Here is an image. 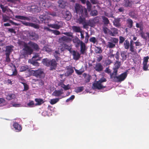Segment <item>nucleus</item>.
Returning a JSON list of instances; mask_svg holds the SVG:
<instances>
[{"label": "nucleus", "mask_w": 149, "mask_h": 149, "mask_svg": "<svg viewBox=\"0 0 149 149\" xmlns=\"http://www.w3.org/2000/svg\"><path fill=\"white\" fill-rule=\"evenodd\" d=\"M42 63L44 65L49 67L50 70H55L57 65L56 60L54 59L51 60H49L47 58L43 59L42 61Z\"/></svg>", "instance_id": "nucleus-1"}, {"label": "nucleus", "mask_w": 149, "mask_h": 149, "mask_svg": "<svg viewBox=\"0 0 149 149\" xmlns=\"http://www.w3.org/2000/svg\"><path fill=\"white\" fill-rule=\"evenodd\" d=\"M28 44L24 42L23 48L20 51V53L24 57H26L28 55L31 54L33 52V50L28 45Z\"/></svg>", "instance_id": "nucleus-2"}, {"label": "nucleus", "mask_w": 149, "mask_h": 149, "mask_svg": "<svg viewBox=\"0 0 149 149\" xmlns=\"http://www.w3.org/2000/svg\"><path fill=\"white\" fill-rule=\"evenodd\" d=\"M29 76H33L37 78H43L45 74L43 70L41 69H39L36 70H31L29 72Z\"/></svg>", "instance_id": "nucleus-3"}, {"label": "nucleus", "mask_w": 149, "mask_h": 149, "mask_svg": "<svg viewBox=\"0 0 149 149\" xmlns=\"http://www.w3.org/2000/svg\"><path fill=\"white\" fill-rule=\"evenodd\" d=\"M74 9L76 12L79 15L84 14L86 15H88L87 9L86 8L83 9L82 7L79 4H76Z\"/></svg>", "instance_id": "nucleus-4"}, {"label": "nucleus", "mask_w": 149, "mask_h": 149, "mask_svg": "<svg viewBox=\"0 0 149 149\" xmlns=\"http://www.w3.org/2000/svg\"><path fill=\"white\" fill-rule=\"evenodd\" d=\"M63 24L64 22L62 21H56L54 24H48L47 25L50 27L58 30L62 27Z\"/></svg>", "instance_id": "nucleus-5"}, {"label": "nucleus", "mask_w": 149, "mask_h": 149, "mask_svg": "<svg viewBox=\"0 0 149 149\" xmlns=\"http://www.w3.org/2000/svg\"><path fill=\"white\" fill-rule=\"evenodd\" d=\"M127 76V72H125L122 73L120 75L117 76H115L114 79L116 78L117 82H121L124 80L126 78Z\"/></svg>", "instance_id": "nucleus-6"}, {"label": "nucleus", "mask_w": 149, "mask_h": 149, "mask_svg": "<svg viewBox=\"0 0 149 149\" xmlns=\"http://www.w3.org/2000/svg\"><path fill=\"white\" fill-rule=\"evenodd\" d=\"M2 20L4 22H6L8 21L10 23H11L12 25L15 26H18L19 25V24L16 23L11 20L9 19V17L6 15L3 14L2 15Z\"/></svg>", "instance_id": "nucleus-7"}, {"label": "nucleus", "mask_w": 149, "mask_h": 149, "mask_svg": "<svg viewBox=\"0 0 149 149\" xmlns=\"http://www.w3.org/2000/svg\"><path fill=\"white\" fill-rule=\"evenodd\" d=\"M21 23L23 25L26 26H31L36 29H38L39 28V25L36 24L30 23L25 21H20Z\"/></svg>", "instance_id": "nucleus-8"}, {"label": "nucleus", "mask_w": 149, "mask_h": 149, "mask_svg": "<svg viewBox=\"0 0 149 149\" xmlns=\"http://www.w3.org/2000/svg\"><path fill=\"white\" fill-rule=\"evenodd\" d=\"M115 68L113 69V72L112 73L111 76L113 75H117L118 72V69L120 67L121 65V62L116 60L115 63Z\"/></svg>", "instance_id": "nucleus-9"}, {"label": "nucleus", "mask_w": 149, "mask_h": 149, "mask_svg": "<svg viewBox=\"0 0 149 149\" xmlns=\"http://www.w3.org/2000/svg\"><path fill=\"white\" fill-rule=\"evenodd\" d=\"M59 42L61 44L69 43L71 41L72 39L65 36H63L59 39Z\"/></svg>", "instance_id": "nucleus-10"}, {"label": "nucleus", "mask_w": 149, "mask_h": 149, "mask_svg": "<svg viewBox=\"0 0 149 149\" xmlns=\"http://www.w3.org/2000/svg\"><path fill=\"white\" fill-rule=\"evenodd\" d=\"M106 87V86H104L102 84H101L98 81L93 83L92 85V88L93 89L100 90Z\"/></svg>", "instance_id": "nucleus-11"}, {"label": "nucleus", "mask_w": 149, "mask_h": 149, "mask_svg": "<svg viewBox=\"0 0 149 149\" xmlns=\"http://www.w3.org/2000/svg\"><path fill=\"white\" fill-rule=\"evenodd\" d=\"M39 18L40 21L45 24L48 23L49 21L50 20V17L47 15H40L39 17Z\"/></svg>", "instance_id": "nucleus-12"}, {"label": "nucleus", "mask_w": 149, "mask_h": 149, "mask_svg": "<svg viewBox=\"0 0 149 149\" xmlns=\"http://www.w3.org/2000/svg\"><path fill=\"white\" fill-rule=\"evenodd\" d=\"M28 44L33 50V49L34 50L36 51H39L40 50L39 46L35 43L30 41L28 43Z\"/></svg>", "instance_id": "nucleus-13"}, {"label": "nucleus", "mask_w": 149, "mask_h": 149, "mask_svg": "<svg viewBox=\"0 0 149 149\" xmlns=\"http://www.w3.org/2000/svg\"><path fill=\"white\" fill-rule=\"evenodd\" d=\"M79 17L77 19L76 22L79 24H83L86 19L85 18L87 15H86L84 14L79 15Z\"/></svg>", "instance_id": "nucleus-14"}, {"label": "nucleus", "mask_w": 149, "mask_h": 149, "mask_svg": "<svg viewBox=\"0 0 149 149\" xmlns=\"http://www.w3.org/2000/svg\"><path fill=\"white\" fill-rule=\"evenodd\" d=\"M29 36L32 40H36L39 38V36L34 32L30 31L29 33Z\"/></svg>", "instance_id": "nucleus-15"}, {"label": "nucleus", "mask_w": 149, "mask_h": 149, "mask_svg": "<svg viewBox=\"0 0 149 149\" xmlns=\"http://www.w3.org/2000/svg\"><path fill=\"white\" fill-rule=\"evenodd\" d=\"M5 95L6 97V99L8 100L13 99L16 97L15 95L12 93L6 92L5 93Z\"/></svg>", "instance_id": "nucleus-16"}, {"label": "nucleus", "mask_w": 149, "mask_h": 149, "mask_svg": "<svg viewBox=\"0 0 149 149\" xmlns=\"http://www.w3.org/2000/svg\"><path fill=\"white\" fill-rule=\"evenodd\" d=\"M94 69L95 71L98 72H100L103 70V68L102 65L101 63H97L96 64L95 66L94 67Z\"/></svg>", "instance_id": "nucleus-17"}, {"label": "nucleus", "mask_w": 149, "mask_h": 149, "mask_svg": "<svg viewBox=\"0 0 149 149\" xmlns=\"http://www.w3.org/2000/svg\"><path fill=\"white\" fill-rule=\"evenodd\" d=\"M72 55L73 56V58L75 60H77L80 57V54L78 52L75 50L72 51Z\"/></svg>", "instance_id": "nucleus-18"}, {"label": "nucleus", "mask_w": 149, "mask_h": 149, "mask_svg": "<svg viewBox=\"0 0 149 149\" xmlns=\"http://www.w3.org/2000/svg\"><path fill=\"white\" fill-rule=\"evenodd\" d=\"M13 126L17 132H20L22 130L21 126L17 123H14L13 124Z\"/></svg>", "instance_id": "nucleus-19"}, {"label": "nucleus", "mask_w": 149, "mask_h": 149, "mask_svg": "<svg viewBox=\"0 0 149 149\" xmlns=\"http://www.w3.org/2000/svg\"><path fill=\"white\" fill-rule=\"evenodd\" d=\"M120 21V18L115 19L113 22V25L116 27L120 28L121 26Z\"/></svg>", "instance_id": "nucleus-20"}, {"label": "nucleus", "mask_w": 149, "mask_h": 149, "mask_svg": "<svg viewBox=\"0 0 149 149\" xmlns=\"http://www.w3.org/2000/svg\"><path fill=\"white\" fill-rule=\"evenodd\" d=\"M132 3L133 2L132 0H125L123 3V5L126 7H130Z\"/></svg>", "instance_id": "nucleus-21"}, {"label": "nucleus", "mask_w": 149, "mask_h": 149, "mask_svg": "<svg viewBox=\"0 0 149 149\" xmlns=\"http://www.w3.org/2000/svg\"><path fill=\"white\" fill-rule=\"evenodd\" d=\"M74 72L72 67L70 66L67 67L66 74L67 76H69L72 74Z\"/></svg>", "instance_id": "nucleus-22"}, {"label": "nucleus", "mask_w": 149, "mask_h": 149, "mask_svg": "<svg viewBox=\"0 0 149 149\" xmlns=\"http://www.w3.org/2000/svg\"><path fill=\"white\" fill-rule=\"evenodd\" d=\"M86 45L84 43L81 41L80 44V53L81 54H84L86 50Z\"/></svg>", "instance_id": "nucleus-23"}, {"label": "nucleus", "mask_w": 149, "mask_h": 149, "mask_svg": "<svg viewBox=\"0 0 149 149\" xmlns=\"http://www.w3.org/2000/svg\"><path fill=\"white\" fill-rule=\"evenodd\" d=\"M62 48L61 49V50L64 51L65 49L68 50L70 52H71V47L69 46L66 43L61 44Z\"/></svg>", "instance_id": "nucleus-24"}, {"label": "nucleus", "mask_w": 149, "mask_h": 149, "mask_svg": "<svg viewBox=\"0 0 149 149\" xmlns=\"http://www.w3.org/2000/svg\"><path fill=\"white\" fill-rule=\"evenodd\" d=\"M63 90L62 89L60 90H55L53 93L52 95L56 97L59 96L63 94Z\"/></svg>", "instance_id": "nucleus-25"}, {"label": "nucleus", "mask_w": 149, "mask_h": 149, "mask_svg": "<svg viewBox=\"0 0 149 149\" xmlns=\"http://www.w3.org/2000/svg\"><path fill=\"white\" fill-rule=\"evenodd\" d=\"M19 70L20 72H24L27 70L29 72V75L30 71L31 70L29 68V66L27 65L22 66L20 68Z\"/></svg>", "instance_id": "nucleus-26"}, {"label": "nucleus", "mask_w": 149, "mask_h": 149, "mask_svg": "<svg viewBox=\"0 0 149 149\" xmlns=\"http://www.w3.org/2000/svg\"><path fill=\"white\" fill-rule=\"evenodd\" d=\"M58 2L59 6L62 8H64L66 5V2L65 0H58Z\"/></svg>", "instance_id": "nucleus-27"}, {"label": "nucleus", "mask_w": 149, "mask_h": 149, "mask_svg": "<svg viewBox=\"0 0 149 149\" xmlns=\"http://www.w3.org/2000/svg\"><path fill=\"white\" fill-rule=\"evenodd\" d=\"M13 47V46L12 45L6 46L5 50V54H10L12 52L13 50L12 48Z\"/></svg>", "instance_id": "nucleus-28"}, {"label": "nucleus", "mask_w": 149, "mask_h": 149, "mask_svg": "<svg viewBox=\"0 0 149 149\" xmlns=\"http://www.w3.org/2000/svg\"><path fill=\"white\" fill-rule=\"evenodd\" d=\"M15 17L17 19H19L23 20H27L29 21L30 19L29 17L23 16L16 15Z\"/></svg>", "instance_id": "nucleus-29"}, {"label": "nucleus", "mask_w": 149, "mask_h": 149, "mask_svg": "<svg viewBox=\"0 0 149 149\" xmlns=\"http://www.w3.org/2000/svg\"><path fill=\"white\" fill-rule=\"evenodd\" d=\"M126 24L128 28L131 29L133 25V22L132 20L130 18H128L126 20Z\"/></svg>", "instance_id": "nucleus-30"}, {"label": "nucleus", "mask_w": 149, "mask_h": 149, "mask_svg": "<svg viewBox=\"0 0 149 149\" xmlns=\"http://www.w3.org/2000/svg\"><path fill=\"white\" fill-rule=\"evenodd\" d=\"M35 101L36 102L35 104L36 106L40 105L44 102L43 100L41 98H35Z\"/></svg>", "instance_id": "nucleus-31"}, {"label": "nucleus", "mask_w": 149, "mask_h": 149, "mask_svg": "<svg viewBox=\"0 0 149 149\" xmlns=\"http://www.w3.org/2000/svg\"><path fill=\"white\" fill-rule=\"evenodd\" d=\"M72 41L73 43H76V47H78L79 46L80 44H81V41L80 39L77 37H76L72 39Z\"/></svg>", "instance_id": "nucleus-32"}, {"label": "nucleus", "mask_w": 149, "mask_h": 149, "mask_svg": "<svg viewBox=\"0 0 149 149\" xmlns=\"http://www.w3.org/2000/svg\"><path fill=\"white\" fill-rule=\"evenodd\" d=\"M64 16V17L67 21L69 20L71 18V14L69 12L67 11Z\"/></svg>", "instance_id": "nucleus-33"}, {"label": "nucleus", "mask_w": 149, "mask_h": 149, "mask_svg": "<svg viewBox=\"0 0 149 149\" xmlns=\"http://www.w3.org/2000/svg\"><path fill=\"white\" fill-rule=\"evenodd\" d=\"M72 29L73 31L75 32H81V29L79 26H72Z\"/></svg>", "instance_id": "nucleus-34"}, {"label": "nucleus", "mask_w": 149, "mask_h": 149, "mask_svg": "<svg viewBox=\"0 0 149 149\" xmlns=\"http://www.w3.org/2000/svg\"><path fill=\"white\" fill-rule=\"evenodd\" d=\"M120 55L122 58V60L123 61L126 59L127 55L126 52L124 51H122L120 52Z\"/></svg>", "instance_id": "nucleus-35"}, {"label": "nucleus", "mask_w": 149, "mask_h": 149, "mask_svg": "<svg viewBox=\"0 0 149 149\" xmlns=\"http://www.w3.org/2000/svg\"><path fill=\"white\" fill-rule=\"evenodd\" d=\"M130 46L129 41L127 40H125L124 43V48L127 49L129 48Z\"/></svg>", "instance_id": "nucleus-36"}, {"label": "nucleus", "mask_w": 149, "mask_h": 149, "mask_svg": "<svg viewBox=\"0 0 149 149\" xmlns=\"http://www.w3.org/2000/svg\"><path fill=\"white\" fill-rule=\"evenodd\" d=\"M83 75L85 77L84 80L85 82L88 83L89 82L91 79V76L89 75H87L86 73H84Z\"/></svg>", "instance_id": "nucleus-37"}, {"label": "nucleus", "mask_w": 149, "mask_h": 149, "mask_svg": "<svg viewBox=\"0 0 149 149\" xmlns=\"http://www.w3.org/2000/svg\"><path fill=\"white\" fill-rule=\"evenodd\" d=\"M102 22L105 25H107L109 23V21L108 19L104 16H102Z\"/></svg>", "instance_id": "nucleus-38"}, {"label": "nucleus", "mask_w": 149, "mask_h": 149, "mask_svg": "<svg viewBox=\"0 0 149 149\" xmlns=\"http://www.w3.org/2000/svg\"><path fill=\"white\" fill-rule=\"evenodd\" d=\"M84 89L83 86H79L77 87L75 89V92L77 93H79L82 92Z\"/></svg>", "instance_id": "nucleus-39"}, {"label": "nucleus", "mask_w": 149, "mask_h": 149, "mask_svg": "<svg viewBox=\"0 0 149 149\" xmlns=\"http://www.w3.org/2000/svg\"><path fill=\"white\" fill-rule=\"evenodd\" d=\"M104 72L106 73H108V74H109L110 75V77L111 78H114L115 76H116V75H113V76H111V74L112 73H111V71L110 70L109 68V67L107 68L106 69L104 70Z\"/></svg>", "instance_id": "nucleus-40"}, {"label": "nucleus", "mask_w": 149, "mask_h": 149, "mask_svg": "<svg viewBox=\"0 0 149 149\" xmlns=\"http://www.w3.org/2000/svg\"><path fill=\"white\" fill-rule=\"evenodd\" d=\"M107 46V47L109 48H113L115 47L116 45L113 42H108Z\"/></svg>", "instance_id": "nucleus-41"}, {"label": "nucleus", "mask_w": 149, "mask_h": 149, "mask_svg": "<svg viewBox=\"0 0 149 149\" xmlns=\"http://www.w3.org/2000/svg\"><path fill=\"white\" fill-rule=\"evenodd\" d=\"M86 4L87 5V9L88 11L90 12L91 10V4L90 2L88 1H87L86 2Z\"/></svg>", "instance_id": "nucleus-42"}, {"label": "nucleus", "mask_w": 149, "mask_h": 149, "mask_svg": "<svg viewBox=\"0 0 149 149\" xmlns=\"http://www.w3.org/2000/svg\"><path fill=\"white\" fill-rule=\"evenodd\" d=\"M95 52L97 54H100L102 52L101 48L100 47H95Z\"/></svg>", "instance_id": "nucleus-43"}, {"label": "nucleus", "mask_w": 149, "mask_h": 149, "mask_svg": "<svg viewBox=\"0 0 149 149\" xmlns=\"http://www.w3.org/2000/svg\"><path fill=\"white\" fill-rule=\"evenodd\" d=\"M59 99L58 98L52 99L50 100V103L52 105L55 104L59 101Z\"/></svg>", "instance_id": "nucleus-44"}, {"label": "nucleus", "mask_w": 149, "mask_h": 149, "mask_svg": "<svg viewBox=\"0 0 149 149\" xmlns=\"http://www.w3.org/2000/svg\"><path fill=\"white\" fill-rule=\"evenodd\" d=\"M111 30L112 31L113 33V34L114 36H115L118 33V29L115 28H112L111 29Z\"/></svg>", "instance_id": "nucleus-45"}, {"label": "nucleus", "mask_w": 149, "mask_h": 149, "mask_svg": "<svg viewBox=\"0 0 149 149\" xmlns=\"http://www.w3.org/2000/svg\"><path fill=\"white\" fill-rule=\"evenodd\" d=\"M61 87L63 88L65 90H67L70 89V85L68 84L67 85H65L64 84H61Z\"/></svg>", "instance_id": "nucleus-46"}, {"label": "nucleus", "mask_w": 149, "mask_h": 149, "mask_svg": "<svg viewBox=\"0 0 149 149\" xmlns=\"http://www.w3.org/2000/svg\"><path fill=\"white\" fill-rule=\"evenodd\" d=\"M86 36L84 40V42L86 43H87L88 42V39L89 37V35L87 32H85Z\"/></svg>", "instance_id": "nucleus-47"}, {"label": "nucleus", "mask_w": 149, "mask_h": 149, "mask_svg": "<svg viewBox=\"0 0 149 149\" xmlns=\"http://www.w3.org/2000/svg\"><path fill=\"white\" fill-rule=\"evenodd\" d=\"M89 41L90 42H92L94 44H95L96 42L97 43L98 42L97 40L95 37H92L91 38L89 39Z\"/></svg>", "instance_id": "nucleus-48"}, {"label": "nucleus", "mask_w": 149, "mask_h": 149, "mask_svg": "<svg viewBox=\"0 0 149 149\" xmlns=\"http://www.w3.org/2000/svg\"><path fill=\"white\" fill-rule=\"evenodd\" d=\"M24 86V89L23 91H26L28 90L29 89V86L26 83L20 82Z\"/></svg>", "instance_id": "nucleus-49"}, {"label": "nucleus", "mask_w": 149, "mask_h": 149, "mask_svg": "<svg viewBox=\"0 0 149 149\" xmlns=\"http://www.w3.org/2000/svg\"><path fill=\"white\" fill-rule=\"evenodd\" d=\"M130 50L131 52L134 53V54L136 53V50L135 49H134V45H130Z\"/></svg>", "instance_id": "nucleus-50"}, {"label": "nucleus", "mask_w": 149, "mask_h": 149, "mask_svg": "<svg viewBox=\"0 0 149 149\" xmlns=\"http://www.w3.org/2000/svg\"><path fill=\"white\" fill-rule=\"evenodd\" d=\"M63 33L67 36L71 37L72 38H73V34L71 32H64Z\"/></svg>", "instance_id": "nucleus-51"}, {"label": "nucleus", "mask_w": 149, "mask_h": 149, "mask_svg": "<svg viewBox=\"0 0 149 149\" xmlns=\"http://www.w3.org/2000/svg\"><path fill=\"white\" fill-rule=\"evenodd\" d=\"M119 43L120 44H122L123 42L125 41V38L122 36H120L119 37Z\"/></svg>", "instance_id": "nucleus-52"}, {"label": "nucleus", "mask_w": 149, "mask_h": 149, "mask_svg": "<svg viewBox=\"0 0 149 149\" xmlns=\"http://www.w3.org/2000/svg\"><path fill=\"white\" fill-rule=\"evenodd\" d=\"M0 7L2 9V11L3 13H5L7 10V6L4 7L3 5L2 4H1L0 5Z\"/></svg>", "instance_id": "nucleus-53"}, {"label": "nucleus", "mask_w": 149, "mask_h": 149, "mask_svg": "<svg viewBox=\"0 0 149 149\" xmlns=\"http://www.w3.org/2000/svg\"><path fill=\"white\" fill-rule=\"evenodd\" d=\"M88 21H86L85 19L82 24L83 28L85 29L87 28V26H88Z\"/></svg>", "instance_id": "nucleus-54"}, {"label": "nucleus", "mask_w": 149, "mask_h": 149, "mask_svg": "<svg viewBox=\"0 0 149 149\" xmlns=\"http://www.w3.org/2000/svg\"><path fill=\"white\" fill-rule=\"evenodd\" d=\"M90 14L92 16H95L98 14L97 11L96 10H93L91 11Z\"/></svg>", "instance_id": "nucleus-55"}, {"label": "nucleus", "mask_w": 149, "mask_h": 149, "mask_svg": "<svg viewBox=\"0 0 149 149\" xmlns=\"http://www.w3.org/2000/svg\"><path fill=\"white\" fill-rule=\"evenodd\" d=\"M34 105L33 101H31L27 104V105L29 107H33Z\"/></svg>", "instance_id": "nucleus-56"}, {"label": "nucleus", "mask_w": 149, "mask_h": 149, "mask_svg": "<svg viewBox=\"0 0 149 149\" xmlns=\"http://www.w3.org/2000/svg\"><path fill=\"white\" fill-rule=\"evenodd\" d=\"M129 15L130 16L133 18H136V16L135 15V13L133 11H131L129 13Z\"/></svg>", "instance_id": "nucleus-57"}, {"label": "nucleus", "mask_w": 149, "mask_h": 149, "mask_svg": "<svg viewBox=\"0 0 149 149\" xmlns=\"http://www.w3.org/2000/svg\"><path fill=\"white\" fill-rule=\"evenodd\" d=\"M107 81L106 79L104 77H102L98 81L101 84H102V83L103 82H106Z\"/></svg>", "instance_id": "nucleus-58"}, {"label": "nucleus", "mask_w": 149, "mask_h": 149, "mask_svg": "<svg viewBox=\"0 0 149 149\" xmlns=\"http://www.w3.org/2000/svg\"><path fill=\"white\" fill-rule=\"evenodd\" d=\"M53 32V33L55 35H58L61 34L60 32L57 30H52V31Z\"/></svg>", "instance_id": "nucleus-59"}, {"label": "nucleus", "mask_w": 149, "mask_h": 149, "mask_svg": "<svg viewBox=\"0 0 149 149\" xmlns=\"http://www.w3.org/2000/svg\"><path fill=\"white\" fill-rule=\"evenodd\" d=\"M143 69L144 71H146L148 70V65H147V63H143Z\"/></svg>", "instance_id": "nucleus-60"}, {"label": "nucleus", "mask_w": 149, "mask_h": 149, "mask_svg": "<svg viewBox=\"0 0 149 149\" xmlns=\"http://www.w3.org/2000/svg\"><path fill=\"white\" fill-rule=\"evenodd\" d=\"M149 57L148 56L144 57L143 58V63H147Z\"/></svg>", "instance_id": "nucleus-61"}, {"label": "nucleus", "mask_w": 149, "mask_h": 149, "mask_svg": "<svg viewBox=\"0 0 149 149\" xmlns=\"http://www.w3.org/2000/svg\"><path fill=\"white\" fill-rule=\"evenodd\" d=\"M31 63L34 66H39V63L36 61H32Z\"/></svg>", "instance_id": "nucleus-62"}, {"label": "nucleus", "mask_w": 149, "mask_h": 149, "mask_svg": "<svg viewBox=\"0 0 149 149\" xmlns=\"http://www.w3.org/2000/svg\"><path fill=\"white\" fill-rule=\"evenodd\" d=\"M146 33H141V35L142 38L145 40H147L148 38L147 35L146 36Z\"/></svg>", "instance_id": "nucleus-63"}, {"label": "nucleus", "mask_w": 149, "mask_h": 149, "mask_svg": "<svg viewBox=\"0 0 149 149\" xmlns=\"http://www.w3.org/2000/svg\"><path fill=\"white\" fill-rule=\"evenodd\" d=\"M112 42L114 44H115L117 43L118 41V39L116 38H112Z\"/></svg>", "instance_id": "nucleus-64"}]
</instances>
